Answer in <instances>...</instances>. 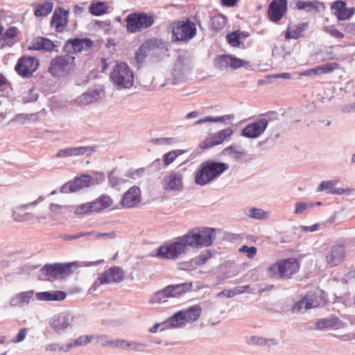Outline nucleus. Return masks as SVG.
<instances>
[{
	"label": "nucleus",
	"mask_w": 355,
	"mask_h": 355,
	"mask_svg": "<svg viewBox=\"0 0 355 355\" xmlns=\"http://www.w3.org/2000/svg\"><path fill=\"white\" fill-rule=\"evenodd\" d=\"M229 168V165L222 162L206 161L202 162L195 173V182L205 186L219 178Z\"/></svg>",
	"instance_id": "nucleus-1"
},
{
	"label": "nucleus",
	"mask_w": 355,
	"mask_h": 355,
	"mask_svg": "<svg viewBox=\"0 0 355 355\" xmlns=\"http://www.w3.org/2000/svg\"><path fill=\"white\" fill-rule=\"evenodd\" d=\"M189 247L201 248L212 245L216 238V230L212 227L195 228L184 234Z\"/></svg>",
	"instance_id": "nucleus-2"
},
{
	"label": "nucleus",
	"mask_w": 355,
	"mask_h": 355,
	"mask_svg": "<svg viewBox=\"0 0 355 355\" xmlns=\"http://www.w3.org/2000/svg\"><path fill=\"white\" fill-rule=\"evenodd\" d=\"M189 244L185 236L178 237L175 241L166 243L160 246L156 253V256L166 259L175 260L189 251Z\"/></svg>",
	"instance_id": "nucleus-3"
},
{
	"label": "nucleus",
	"mask_w": 355,
	"mask_h": 355,
	"mask_svg": "<svg viewBox=\"0 0 355 355\" xmlns=\"http://www.w3.org/2000/svg\"><path fill=\"white\" fill-rule=\"evenodd\" d=\"M299 268L300 264L297 259L288 258L279 260L270 266L266 272L271 278H290L299 270Z\"/></svg>",
	"instance_id": "nucleus-4"
},
{
	"label": "nucleus",
	"mask_w": 355,
	"mask_h": 355,
	"mask_svg": "<svg viewBox=\"0 0 355 355\" xmlns=\"http://www.w3.org/2000/svg\"><path fill=\"white\" fill-rule=\"evenodd\" d=\"M155 16L153 13L134 12L125 19L128 33H135L150 28L155 22Z\"/></svg>",
	"instance_id": "nucleus-5"
},
{
	"label": "nucleus",
	"mask_w": 355,
	"mask_h": 355,
	"mask_svg": "<svg viewBox=\"0 0 355 355\" xmlns=\"http://www.w3.org/2000/svg\"><path fill=\"white\" fill-rule=\"evenodd\" d=\"M75 67V58L69 54L58 55L51 60L49 73L56 78L68 76Z\"/></svg>",
	"instance_id": "nucleus-6"
},
{
	"label": "nucleus",
	"mask_w": 355,
	"mask_h": 355,
	"mask_svg": "<svg viewBox=\"0 0 355 355\" xmlns=\"http://www.w3.org/2000/svg\"><path fill=\"white\" fill-rule=\"evenodd\" d=\"M114 84L121 88H130L134 83V73L125 62L117 63L110 73Z\"/></svg>",
	"instance_id": "nucleus-7"
},
{
	"label": "nucleus",
	"mask_w": 355,
	"mask_h": 355,
	"mask_svg": "<svg viewBox=\"0 0 355 355\" xmlns=\"http://www.w3.org/2000/svg\"><path fill=\"white\" fill-rule=\"evenodd\" d=\"M172 33V37L175 41H189L196 35V24L189 19L175 21L173 24Z\"/></svg>",
	"instance_id": "nucleus-8"
},
{
	"label": "nucleus",
	"mask_w": 355,
	"mask_h": 355,
	"mask_svg": "<svg viewBox=\"0 0 355 355\" xmlns=\"http://www.w3.org/2000/svg\"><path fill=\"white\" fill-rule=\"evenodd\" d=\"M75 267L73 263L47 264L41 269V272L48 276L49 279H62L70 275Z\"/></svg>",
	"instance_id": "nucleus-9"
},
{
	"label": "nucleus",
	"mask_w": 355,
	"mask_h": 355,
	"mask_svg": "<svg viewBox=\"0 0 355 355\" xmlns=\"http://www.w3.org/2000/svg\"><path fill=\"white\" fill-rule=\"evenodd\" d=\"M123 279V272L119 267H112L105 270L101 275L89 288L90 292L94 293L97 288L105 284L119 283Z\"/></svg>",
	"instance_id": "nucleus-10"
},
{
	"label": "nucleus",
	"mask_w": 355,
	"mask_h": 355,
	"mask_svg": "<svg viewBox=\"0 0 355 355\" xmlns=\"http://www.w3.org/2000/svg\"><path fill=\"white\" fill-rule=\"evenodd\" d=\"M39 64V60L36 58L23 56L19 59L15 69L23 78H29L37 69Z\"/></svg>",
	"instance_id": "nucleus-11"
},
{
	"label": "nucleus",
	"mask_w": 355,
	"mask_h": 355,
	"mask_svg": "<svg viewBox=\"0 0 355 355\" xmlns=\"http://www.w3.org/2000/svg\"><path fill=\"white\" fill-rule=\"evenodd\" d=\"M162 189L166 192H179L184 188L183 173L173 171L166 174L162 180Z\"/></svg>",
	"instance_id": "nucleus-12"
},
{
	"label": "nucleus",
	"mask_w": 355,
	"mask_h": 355,
	"mask_svg": "<svg viewBox=\"0 0 355 355\" xmlns=\"http://www.w3.org/2000/svg\"><path fill=\"white\" fill-rule=\"evenodd\" d=\"M42 197H39L37 200L22 205H17L11 209V217L17 223L27 222L33 218L32 213L26 211V209L30 206H35L40 202L42 201Z\"/></svg>",
	"instance_id": "nucleus-13"
},
{
	"label": "nucleus",
	"mask_w": 355,
	"mask_h": 355,
	"mask_svg": "<svg viewBox=\"0 0 355 355\" xmlns=\"http://www.w3.org/2000/svg\"><path fill=\"white\" fill-rule=\"evenodd\" d=\"M268 121L265 118H261L250 123L241 130V135L247 138H257L259 137L266 129Z\"/></svg>",
	"instance_id": "nucleus-14"
},
{
	"label": "nucleus",
	"mask_w": 355,
	"mask_h": 355,
	"mask_svg": "<svg viewBox=\"0 0 355 355\" xmlns=\"http://www.w3.org/2000/svg\"><path fill=\"white\" fill-rule=\"evenodd\" d=\"M141 201V196L140 189L137 186H133L124 193L121 200V204L123 207L132 208L137 207Z\"/></svg>",
	"instance_id": "nucleus-15"
},
{
	"label": "nucleus",
	"mask_w": 355,
	"mask_h": 355,
	"mask_svg": "<svg viewBox=\"0 0 355 355\" xmlns=\"http://www.w3.org/2000/svg\"><path fill=\"white\" fill-rule=\"evenodd\" d=\"M345 250L343 245H335L327 253L325 261L328 267H334L339 265L345 259Z\"/></svg>",
	"instance_id": "nucleus-16"
},
{
	"label": "nucleus",
	"mask_w": 355,
	"mask_h": 355,
	"mask_svg": "<svg viewBox=\"0 0 355 355\" xmlns=\"http://www.w3.org/2000/svg\"><path fill=\"white\" fill-rule=\"evenodd\" d=\"M320 301L315 295H306L293 306L292 312L298 314L308 309L316 308L320 304Z\"/></svg>",
	"instance_id": "nucleus-17"
},
{
	"label": "nucleus",
	"mask_w": 355,
	"mask_h": 355,
	"mask_svg": "<svg viewBox=\"0 0 355 355\" xmlns=\"http://www.w3.org/2000/svg\"><path fill=\"white\" fill-rule=\"evenodd\" d=\"M92 45L93 42L87 38L71 39L67 42L64 46V50L68 53H80L87 51Z\"/></svg>",
	"instance_id": "nucleus-18"
},
{
	"label": "nucleus",
	"mask_w": 355,
	"mask_h": 355,
	"mask_svg": "<svg viewBox=\"0 0 355 355\" xmlns=\"http://www.w3.org/2000/svg\"><path fill=\"white\" fill-rule=\"evenodd\" d=\"M73 317L69 314H60L53 317L50 321V326L57 333H61L72 327Z\"/></svg>",
	"instance_id": "nucleus-19"
},
{
	"label": "nucleus",
	"mask_w": 355,
	"mask_h": 355,
	"mask_svg": "<svg viewBox=\"0 0 355 355\" xmlns=\"http://www.w3.org/2000/svg\"><path fill=\"white\" fill-rule=\"evenodd\" d=\"M69 10L62 8H56L53 15L51 25L57 32H62L68 24Z\"/></svg>",
	"instance_id": "nucleus-20"
},
{
	"label": "nucleus",
	"mask_w": 355,
	"mask_h": 355,
	"mask_svg": "<svg viewBox=\"0 0 355 355\" xmlns=\"http://www.w3.org/2000/svg\"><path fill=\"white\" fill-rule=\"evenodd\" d=\"M94 150V148L90 146L69 147L58 150L56 157L64 158L84 155H91Z\"/></svg>",
	"instance_id": "nucleus-21"
},
{
	"label": "nucleus",
	"mask_w": 355,
	"mask_h": 355,
	"mask_svg": "<svg viewBox=\"0 0 355 355\" xmlns=\"http://www.w3.org/2000/svg\"><path fill=\"white\" fill-rule=\"evenodd\" d=\"M233 134V130L230 128H225L218 132L214 133L211 137L207 138L202 144V148H209L221 144L227 138H229Z\"/></svg>",
	"instance_id": "nucleus-22"
},
{
	"label": "nucleus",
	"mask_w": 355,
	"mask_h": 355,
	"mask_svg": "<svg viewBox=\"0 0 355 355\" xmlns=\"http://www.w3.org/2000/svg\"><path fill=\"white\" fill-rule=\"evenodd\" d=\"M331 10L338 20H346L351 17L354 12V8H347L343 1H336L331 6Z\"/></svg>",
	"instance_id": "nucleus-23"
},
{
	"label": "nucleus",
	"mask_w": 355,
	"mask_h": 355,
	"mask_svg": "<svg viewBox=\"0 0 355 355\" xmlns=\"http://www.w3.org/2000/svg\"><path fill=\"white\" fill-rule=\"evenodd\" d=\"M286 10V0H273L269 6L268 15L272 21L282 19Z\"/></svg>",
	"instance_id": "nucleus-24"
},
{
	"label": "nucleus",
	"mask_w": 355,
	"mask_h": 355,
	"mask_svg": "<svg viewBox=\"0 0 355 355\" xmlns=\"http://www.w3.org/2000/svg\"><path fill=\"white\" fill-rule=\"evenodd\" d=\"M56 46L54 43L45 37H38L30 43L28 49L34 51H52Z\"/></svg>",
	"instance_id": "nucleus-25"
},
{
	"label": "nucleus",
	"mask_w": 355,
	"mask_h": 355,
	"mask_svg": "<svg viewBox=\"0 0 355 355\" xmlns=\"http://www.w3.org/2000/svg\"><path fill=\"white\" fill-rule=\"evenodd\" d=\"M316 327L318 329H339L344 327V323L337 317L330 315L329 317L318 320Z\"/></svg>",
	"instance_id": "nucleus-26"
},
{
	"label": "nucleus",
	"mask_w": 355,
	"mask_h": 355,
	"mask_svg": "<svg viewBox=\"0 0 355 355\" xmlns=\"http://www.w3.org/2000/svg\"><path fill=\"white\" fill-rule=\"evenodd\" d=\"M94 185V179L89 175H82L70 183L69 190L72 192Z\"/></svg>",
	"instance_id": "nucleus-27"
},
{
	"label": "nucleus",
	"mask_w": 355,
	"mask_h": 355,
	"mask_svg": "<svg viewBox=\"0 0 355 355\" xmlns=\"http://www.w3.org/2000/svg\"><path fill=\"white\" fill-rule=\"evenodd\" d=\"M338 65L336 62L327 63L322 65H319L315 67V68L310 69L299 73L300 76H317L324 73H327L333 71L334 69H337Z\"/></svg>",
	"instance_id": "nucleus-28"
},
{
	"label": "nucleus",
	"mask_w": 355,
	"mask_h": 355,
	"mask_svg": "<svg viewBox=\"0 0 355 355\" xmlns=\"http://www.w3.org/2000/svg\"><path fill=\"white\" fill-rule=\"evenodd\" d=\"M338 184L336 180L322 181L318 186L317 191H322L328 190L329 193L338 195H349L351 191L349 189L337 188L336 186Z\"/></svg>",
	"instance_id": "nucleus-29"
},
{
	"label": "nucleus",
	"mask_w": 355,
	"mask_h": 355,
	"mask_svg": "<svg viewBox=\"0 0 355 355\" xmlns=\"http://www.w3.org/2000/svg\"><path fill=\"white\" fill-rule=\"evenodd\" d=\"M168 298L176 297L192 288L191 283L168 285L164 288Z\"/></svg>",
	"instance_id": "nucleus-30"
},
{
	"label": "nucleus",
	"mask_w": 355,
	"mask_h": 355,
	"mask_svg": "<svg viewBox=\"0 0 355 355\" xmlns=\"http://www.w3.org/2000/svg\"><path fill=\"white\" fill-rule=\"evenodd\" d=\"M33 291L19 293L10 299L9 304L13 307H21L28 304L33 297Z\"/></svg>",
	"instance_id": "nucleus-31"
},
{
	"label": "nucleus",
	"mask_w": 355,
	"mask_h": 355,
	"mask_svg": "<svg viewBox=\"0 0 355 355\" xmlns=\"http://www.w3.org/2000/svg\"><path fill=\"white\" fill-rule=\"evenodd\" d=\"M222 153L237 162H243L247 155L245 150L239 149L235 145L225 148Z\"/></svg>",
	"instance_id": "nucleus-32"
},
{
	"label": "nucleus",
	"mask_w": 355,
	"mask_h": 355,
	"mask_svg": "<svg viewBox=\"0 0 355 355\" xmlns=\"http://www.w3.org/2000/svg\"><path fill=\"white\" fill-rule=\"evenodd\" d=\"M35 296L40 301H62L65 299L66 294L60 291H53L36 293Z\"/></svg>",
	"instance_id": "nucleus-33"
},
{
	"label": "nucleus",
	"mask_w": 355,
	"mask_h": 355,
	"mask_svg": "<svg viewBox=\"0 0 355 355\" xmlns=\"http://www.w3.org/2000/svg\"><path fill=\"white\" fill-rule=\"evenodd\" d=\"M100 89H94L83 94L76 99V103L79 105H87L96 102L101 94Z\"/></svg>",
	"instance_id": "nucleus-34"
},
{
	"label": "nucleus",
	"mask_w": 355,
	"mask_h": 355,
	"mask_svg": "<svg viewBox=\"0 0 355 355\" xmlns=\"http://www.w3.org/2000/svg\"><path fill=\"white\" fill-rule=\"evenodd\" d=\"M53 3L51 0H46L43 3L35 6L34 15L37 17H43L50 14L53 8Z\"/></svg>",
	"instance_id": "nucleus-35"
},
{
	"label": "nucleus",
	"mask_w": 355,
	"mask_h": 355,
	"mask_svg": "<svg viewBox=\"0 0 355 355\" xmlns=\"http://www.w3.org/2000/svg\"><path fill=\"white\" fill-rule=\"evenodd\" d=\"M112 199L107 195L101 196L98 198L91 202L92 209L94 211H100L112 205Z\"/></svg>",
	"instance_id": "nucleus-36"
},
{
	"label": "nucleus",
	"mask_w": 355,
	"mask_h": 355,
	"mask_svg": "<svg viewBox=\"0 0 355 355\" xmlns=\"http://www.w3.org/2000/svg\"><path fill=\"white\" fill-rule=\"evenodd\" d=\"M181 311L186 322H192L196 321L200 317L201 308L198 305H195Z\"/></svg>",
	"instance_id": "nucleus-37"
},
{
	"label": "nucleus",
	"mask_w": 355,
	"mask_h": 355,
	"mask_svg": "<svg viewBox=\"0 0 355 355\" xmlns=\"http://www.w3.org/2000/svg\"><path fill=\"white\" fill-rule=\"evenodd\" d=\"M92 336H81L78 338L73 340L71 343L67 345H63L60 347V351H68L71 347H79L82 345H85L87 343H90Z\"/></svg>",
	"instance_id": "nucleus-38"
},
{
	"label": "nucleus",
	"mask_w": 355,
	"mask_h": 355,
	"mask_svg": "<svg viewBox=\"0 0 355 355\" xmlns=\"http://www.w3.org/2000/svg\"><path fill=\"white\" fill-rule=\"evenodd\" d=\"M307 24L306 23H301L296 25L293 28H288V32L286 35V39H297L298 38L301 33L305 31L306 28Z\"/></svg>",
	"instance_id": "nucleus-39"
},
{
	"label": "nucleus",
	"mask_w": 355,
	"mask_h": 355,
	"mask_svg": "<svg viewBox=\"0 0 355 355\" xmlns=\"http://www.w3.org/2000/svg\"><path fill=\"white\" fill-rule=\"evenodd\" d=\"M210 23L212 28L217 31L225 27L227 23V19L224 15L217 14L211 18Z\"/></svg>",
	"instance_id": "nucleus-40"
},
{
	"label": "nucleus",
	"mask_w": 355,
	"mask_h": 355,
	"mask_svg": "<svg viewBox=\"0 0 355 355\" xmlns=\"http://www.w3.org/2000/svg\"><path fill=\"white\" fill-rule=\"evenodd\" d=\"M186 320L182 313V311H180L178 313H175L169 320L166 322V326H169L173 328L180 327L186 323Z\"/></svg>",
	"instance_id": "nucleus-41"
},
{
	"label": "nucleus",
	"mask_w": 355,
	"mask_h": 355,
	"mask_svg": "<svg viewBox=\"0 0 355 355\" xmlns=\"http://www.w3.org/2000/svg\"><path fill=\"white\" fill-rule=\"evenodd\" d=\"M190 69V61L183 56H179L175 64V70L184 73L187 71H189Z\"/></svg>",
	"instance_id": "nucleus-42"
},
{
	"label": "nucleus",
	"mask_w": 355,
	"mask_h": 355,
	"mask_svg": "<svg viewBox=\"0 0 355 355\" xmlns=\"http://www.w3.org/2000/svg\"><path fill=\"white\" fill-rule=\"evenodd\" d=\"M270 213L259 208H251L249 210L248 216L258 220H266L269 218Z\"/></svg>",
	"instance_id": "nucleus-43"
},
{
	"label": "nucleus",
	"mask_w": 355,
	"mask_h": 355,
	"mask_svg": "<svg viewBox=\"0 0 355 355\" xmlns=\"http://www.w3.org/2000/svg\"><path fill=\"white\" fill-rule=\"evenodd\" d=\"M211 257V252L209 250H205L195 258L192 259L190 261V265L192 266L203 265Z\"/></svg>",
	"instance_id": "nucleus-44"
},
{
	"label": "nucleus",
	"mask_w": 355,
	"mask_h": 355,
	"mask_svg": "<svg viewBox=\"0 0 355 355\" xmlns=\"http://www.w3.org/2000/svg\"><path fill=\"white\" fill-rule=\"evenodd\" d=\"M107 6L102 2L92 3L89 8L90 13L94 16H100L106 12Z\"/></svg>",
	"instance_id": "nucleus-45"
},
{
	"label": "nucleus",
	"mask_w": 355,
	"mask_h": 355,
	"mask_svg": "<svg viewBox=\"0 0 355 355\" xmlns=\"http://www.w3.org/2000/svg\"><path fill=\"white\" fill-rule=\"evenodd\" d=\"M232 55H220L216 60V65L220 69L230 67Z\"/></svg>",
	"instance_id": "nucleus-46"
},
{
	"label": "nucleus",
	"mask_w": 355,
	"mask_h": 355,
	"mask_svg": "<svg viewBox=\"0 0 355 355\" xmlns=\"http://www.w3.org/2000/svg\"><path fill=\"white\" fill-rule=\"evenodd\" d=\"M318 2L313 1H298L296 3V7L299 10H304L306 12H312L318 10Z\"/></svg>",
	"instance_id": "nucleus-47"
},
{
	"label": "nucleus",
	"mask_w": 355,
	"mask_h": 355,
	"mask_svg": "<svg viewBox=\"0 0 355 355\" xmlns=\"http://www.w3.org/2000/svg\"><path fill=\"white\" fill-rule=\"evenodd\" d=\"M167 295L165 293L164 288L155 293L149 300L150 304H161L167 302Z\"/></svg>",
	"instance_id": "nucleus-48"
},
{
	"label": "nucleus",
	"mask_w": 355,
	"mask_h": 355,
	"mask_svg": "<svg viewBox=\"0 0 355 355\" xmlns=\"http://www.w3.org/2000/svg\"><path fill=\"white\" fill-rule=\"evenodd\" d=\"M183 150H175L166 153L163 156V161L165 166H168L180 155L183 154Z\"/></svg>",
	"instance_id": "nucleus-49"
},
{
	"label": "nucleus",
	"mask_w": 355,
	"mask_h": 355,
	"mask_svg": "<svg viewBox=\"0 0 355 355\" xmlns=\"http://www.w3.org/2000/svg\"><path fill=\"white\" fill-rule=\"evenodd\" d=\"M89 236H92L93 239H103L105 241L114 239L116 237L115 232H110L107 233H101L95 231L89 232Z\"/></svg>",
	"instance_id": "nucleus-50"
},
{
	"label": "nucleus",
	"mask_w": 355,
	"mask_h": 355,
	"mask_svg": "<svg viewBox=\"0 0 355 355\" xmlns=\"http://www.w3.org/2000/svg\"><path fill=\"white\" fill-rule=\"evenodd\" d=\"M313 206V204L312 202H297L295 205L294 214L302 215L304 214L307 209L312 208Z\"/></svg>",
	"instance_id": "nucleus-51"
},
{
	"label": "nucleus",
	"mask_w": 355,
	"mask_h": 355,
	"mask_svg": "<svg viewBox=\"0 0 355 355\" xmlns=\"http://www.w3.org/2000/svg\"><path fill=\"white\" fill-rule=\"evenodd\" d=\"M94 212L92 205L90 202H86L76 207L74 213L78 215L87 214Z\"/></svg>",
	"instance_id": "nucleus-52"
},
{
	"label": "nucleus",
	"mask_w": 355,
	"mask_h": 355,
	"mask_svg": "<svg viewBox=\"0 0 355 355\" xmlns=\"http://www.w3.org/2000/svg\"><path fill=\"white\" fill-rule=\"evenodd\" d=\"M144 345L133 341L122 340L121 343V348L123 349L136 350Z\"/></svg>",
	"instance_id": "nucleus-53"
},
{
	"label": "nucleus",
	"mask_w": 355,
	"mask_h": 355,
	"mask_svg": "<svg viewBox=\"0 0 355 355\" xmlns=\"http://www.w3.org/2000/svg\"><path fill=\"white\" fill-rule=\"evenodd\" d=\"M145 172L144 168H140L135 170H130L125 174V176L128 178L137 180L141 178Z\"/></svg>",
	"instance_id": "nucleus-54"
},
{
	"label": "nucleus",
	"mask_w": 355,
	"mask_h": 355,
	"mask_svg": "<svg viewBox=\"0 0 355 355\" xmlns=\"http://www.w3.org/2000/svg\"><path fill=\"white\" fill-rule=\"evenodd\" d=\"M323 31L335 38L342 39L344 37L343 33L340 32L334 26H325L323 28Z\"/></svg>",
	"instance_id": "nucleus-55"
},
{
	"label": "nucleus",
	"mask_w": 355,
	"mask_h": 355,
	"mask_svg": "<svg viewBox=\"0 0 355 355\" xmlns=\"http://www.w3.org/2000/svg\"><path fill=\"white\" fill-rule=\"evenodd\" d=\"M226 38L228 43L232 46L236 47L239 46V44H241L239 34L236 32H233L232 33L227 34Z\"/></svg>",
	"instance_id": "nucleus-56"
},
{
	"label": "nucleus",
	"mask_w": 355,
	"mask_h": 355,
	"mask_svg": "<svg viewBox=\"0 0 355 355\" xmlns=\"http://www.w3.org/2000/svg\"><path fill=\"white\" fill-rule=\"evenodd\" d=\"M17 28L15 26L9 27L3 33L2 38L3 42L13 39L17 35Z\"/></svg>",
	"instance_id": "nucleus-57"
},
{
	"label": "nucleus",
	"mask_w": 355,
	"mask_h": 355,
	"mask_svg": "<svg viewBox=\"0 0 355 355\" xmlns=\"http://www.w3.org/2000/svg\"><path fill=\"white\" fill-rule=\"evenodd\" d=\"M247 64H248V62L237 58L236 57L232 55V61H231V66L230 68L233 69H236L239 68H241L242 67H245Z\"/></svg>",
	"instance_id": "nucleus-58"
},
{
	"label": "nucleus",
	"mask_w": 355,
	"mask_h": 355,
	"mask_svg": "<svg viewBox=\"0 0 355 355\" xmlns=\"http://www.w3.org/2000/svg\"><path fill=\"white\" fill-rule=\"evenodd\" d=\"M148 46L146 44H142L140 48L136 52L135 58L138 62H142L146 57V53L148 51Z\"/></svg>",
	"instance_id": "nucleus-59"
},
{
	"label": "nucleus",
	"mask_w": 355,
	"mask_h": 355,
	"mask_svg": "<svg viewBox=\"0 0 355 355\" xmlns=\"http://www.w3.org/2000/svg\"><path fill=\"white\" fill-rule=\"evenodd\" d=\"M108 181L112 187H116L124 182V180L118 178L114 171H112L108 175Z\"/></svg>",
	"instance_id": "nucleus-60"
},
{
	"label": "nucleus",
	"mask_w": 355,
	"mask_h": 355,
	"mask_svg": "<svg viewBox=\"0 0 355 355\" xmlns=\"http://www.w3.org/2000/svg\"><path fill=\"white\" fill-rule=\"evenodd\" d=\"M239 251L241 252H246L248 257L252 259L256 255L257 248L254 246L248 247L247 245H243L239 249Z\"/></svg>",
	"instance_id": "nucleus-61"
},
{
	"label": "nucleus",
	"mask_w": 355,
	"mask_h": 355,
	"mask_svg": "<svg viewBox=\"0 0 355 355\" xmlns=\"http://www.w3.org/2000/svg\"><path fill=\"white\" fill-rule=\"evenodd\" d=\"M26 334H27L26 328H22V329H19L17 336L12 339L11 342L12 343H18L23 341L26 336Z\"/></svg>",
	"instance_id": "nucleus-62"
},
{
	"label": "nucleus",
	"mask_w": 355,
	"mask_h": 355,
	"mask_svg": "<svg viewBox=\"0 0 355 355\" xmlns=\"http://www.w3.org/2000/svg\"><path fill=\"white\" fill-rule=\"evenodd\" d=\"M85 236H89V232H78L73 235H63V236H61V239L64 241H71V240L78 239L85 237Z\"/></svg>",
	"instance_id": "nucleus-63"
},
{
	"label": "nucleus",
	"mask_w": 355,
	"mask_h": 355,
	"mask_svg": "<svg viewBox=\"0 0 355 355\" xmlns=\"http://www.w3.org/2000/svg\"><path fill=\"white\" fill-rule=\"evenodd\" d=\"M37 222L40 224L46 225L49 222L48 215L45 212H40L36 216Z\"/></svg>",
	"instance_id": "nucleus-64"
}]
</instances>
